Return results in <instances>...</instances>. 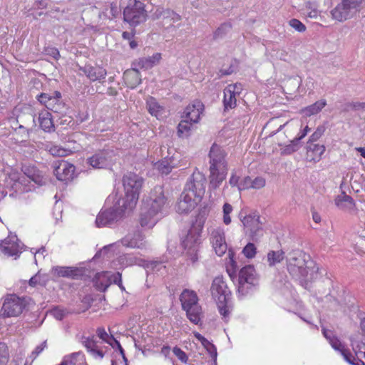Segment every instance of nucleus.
<instances>
[{
  "mask_svg": "<svg viewBox=\"0 0 365 365\" xmlns=\"http://www.w3.org/2000/svg\"><path fill=\"white\" fill-rule=\"evenodd\" d=\"M289 273L307 287L308 282L318 277L319 267L310 256L301 250H293L287 257Z\"/></svg>",
  "mask_w": 365,
  "mask_h": 365,
  "instance_id": "1",
  "label": "nucleus"
},
{
  "mask_svg": "<svg viewBox=\"0 0 365 365\" xmlns=\"http://www.w3.org/2000/svg\"><path fill=\"white\" fill-rule=\"evenodd\" d=\"M226 155V153L220 146L215 143L212 145L209 153L210 189L216 190L226 178L228 171Z\"/></svg>",
  "mask_w": 365,
  "mask_h": 365,
  "instance_id": "2",
  "label": "nucleus"
},
{
  "mask_svg": "<svg viewBox=\"0 0 365 365\" xmlns=\"http://www.w3.org/2000/svg\"><path fill=\"white\" fill-rule=\"evenodd\" d=\"M143 184V178L134 173H128L123 178L125 197L118 199V205L131 211L136 205L140 192Z\"/></svg>",
  "mask_w": 365,
  "mask_h": 365,
  "instance_id": "3",
  "label": "nucleus"
},
{
  "mask_svg": "<svg viewBox=\"0 0 365 365\" xmlns=\"http://www.w3.org/2000/svg\"><path fill=\"white\" fill-rule=\"evenodd\" d=\"M210 291L212 298L217 302L220 314L227 321L231 312V307L229 305L231 291L222 277H217L213 279Z\"/></svg>",
  "mask_w": 365,
  "mask_h": 365,
  "instance_id": "4",
  "label": "nucleus"
},
{
  "mask_svg": "<svg viewBox=\"0 0 365 365\" xmlns=\"http://www.w3.org/2000/svg\"><path fill=\"white\" fill-rule=\"evenodd\" d=\"M182 309L186 312L188 319L195 324H198L202 317L201 306L198 304L197 294L189 289L182 291L180 296Z\"/></svg>",
  "mask_w": 365,
  "mask_h": 365,
  "instance_id": "5",
  "label": "nucleus"
},
{
  "mask_svg": "<svg viewBox=\"0 0 365 365\" xmlns=\"http://www.w3.org/2000/svg\"><path fill=\"white\" fill-rule=\"evenodd\" d=\"M168 206V200L163 187L155 186L150 192V196L144 201L142 207L162 217Z\"/></svg>",
  "mask_w": 365,
  "mask_h": 365,
  "instance_id": "6",
  "label": "nucleus"
},
{
  "mask_svg": "<svg viewBox=\"0 0 365 365\" xmlns=\"http://www.w3.org/2000/svg\"><path fill=\"white\" fill-rule=\"evenodd\" d=\"M258 277L253 266L248 265L242 268L239 273L238 297L241 298L251 294L258 285Z\"/></svg>",
  "mask_w": 365,
  "mask_h": 365,
  "instance_id": "7",
  "label": "nucleus"
},
{
  "mask_svg": "<svg viewBox=\"0 0 365 365\" xmlns=\"http://www.w3.org/2000/svg\"><path fill=\"white\" fill-rule=\"evenodd\" d=\"M29 302L25 297H19L16 294L7 295L4 300L0 316L3 318L17 317L28 310Z\"/></svg>",
  "mask_w": 365,
  "mask_h": 365,
  "instance_id": "8",
  "label": "nucleus"
},
{
  "mask_svg": "<svg viewBox=\"0 0 365 365\" xmlns=\"http://www.w3.org/2000/svg\"><path fill=\"white\" fill-rule=\"evenodd\" d=\"M153 19H161L162 26L168 31H173L181 26V16L170 9L158 6L151 15Z\"/></svg>",
  "mask_w": 365,
  "mask_h": 365,
  "instance_id": "9",
  "label": "nucleus"
},
{
  "mask_svg": "<svg viewBox=\"0 0 365 365\" xmlns=\"http://www.w3.org/2000/svg\"><path fill=\"white\" fill-rule=\"evenodd\" d=\"M364 0H341L334 9L331 11L333 19L344 21L351 19L359 11Z\"/></svg>",
  "mask_w": 365,
  "mask_h": 365,
  "instance_id": "10",
  "label": "nucleus"
},
{
  "mask_svg": "<svg viewBox=\"0 0 365 365\" xmlns=\"http://www.w3.org/2000/svg\"><path fill=\"white\" fill-rule=\"evenodd\" d=\"M200 244V229L192 227L182 240V246L192 262L197 260V252Z\"/></svg>",
  "mask_w": 365,
  "mask_h": 365,
  "instance_id": "11",
  "label": "nucleus"
},
{
  "mask_svg": "<svg viewBox=\"0 0 365 365\" xmlns=\"http://www.w3.org/2000/svg\"><path fill=\"white\" fill-rule=\"evenodd\" d=\"M147 12L145 5L140 1L135 0L133 4L128 5L123 11L124 20L130 26H135L146 20Z\"/></svg>",
  "mask_w": 365,
  "mask_h": 365,
  "instance_id": "12",
  "label": "nucleus"
},
{
  "mask_svg": "<svg viewBox=\"0 0 365 365\" xmlns=\"http://www.w3.org/2000/svg\"><path fill=\"white\" fill-rule=\"evenodd\" d=\"M241 221L245 235L249 236L251 240L257 242L263 236L262 223L260 222L258 215H246L241 219Z\"/></svg>",
  "mask_w": 365,
  "mask_h": 365,
  "instance_id": "13",
  "label": "nucleus"
},
{
  "mask_svg": "<svg viewBox=\"0 0 365 365\" xmlns=\"http://www.w3.org/2000/svg\"><path fill=\"white\" fill-rule=\"evenodd\" d=\"M127 210L128 211V209H124L118 205V200L113 207L99 212L96 217V225L98 227L110 225L117 222Z\"/></svg>",
  "mask_w": 365,
  "mask_h": 365,
  "instance_id": "14",
  "label": "nucleus"
},
{
  "mask_svg": "<svg viewBox=\"0 0 365 365\" xmlns=\"http://www.w3.org/2000/svg\"><path fill=\"white\" fill-rule=\"evenodd\" d=\"M206 178L200 172H194L187 182L184 192H189L200 201L205 192Z\"/></svg>",
  "mask_w": 365,
  "mask_h": 365,
  "instance_id": "15",
  "label": "nucleus"
},
{
  "mask_svg": "<svg viewBox=\"0 0 365 365\" xmlns=\"http://www.w3.org/2000/svg\"><path fill=\"white\" fill-rule=\"evenodd\" d=\"M61 93L54 91L51 93H41L37 96L38 101L46 106L48 110L54 113H62L65 109V104L61 99Z\"/></svg>",
  "mask_w": 365,
  "mask_h": 365,
  "instance_id": "16",
  "label": "nucleus"
},
{
  "mask_svg": "<svg viewBox=\"0 0 365 365\" xmlns=\"http://www.w3.org/2000/svg\"><path fill=\"white\" fill-rule=\"evenodd\" d=\"M210 242L218 256H222L227 250V245L225 242V232L220 227L213 228L210 232Z\"/></svg>",
  "mask_w": 365,
  "mask_h": 365,
  "instance_id": "17",
  "label": "nucleus"
},
{
  "mask_svg": "<svg viewBox=\"0 0 365 365\" xmlns=\"http://www.w3.org/2000/svg\"><path fill=\"white\" fill-rule=\"evenodd\" d=\"M112 151L100 150L87 158V163L95 169L105 168L111 160Z\"/></svg>",
  "mask_w": 365,
  "mask_h": 365,
  "instance_id": "18",
  "label": "nucleus"
},
{
  "mask_svg": "<svg viewBox=\"0 0 365 365\" xmlns=\"http://www.w3.org/2000/svg\"><path fill=\"white\" fill-rule=\"evenodd\" d=\"M53 173L61 181H67L73 178L75 167L66 161H58L53 163Z\"/></svg>",
  "mask_w": 365,
  "mask_h": 365,
  "instance_id": "19",
  "label": "nucleus"
},
{
  "mask_svg": "<svg viewBox=\"0 0 365 365\" xmlns=\"http://www.w3.org/2000/svg\"><path fill=\"white\" fill-rule=\"evenodd\" d=\"M199 201L190 193L183 191L178 200L176 211L180 214H187L195 207Z\"/></svg>",
  "mask_w": 365,
  "mask_h": 365,
  "instance_id": "20",
  "label": "nucleus"
},
{
  "mask_svg": "<svg viewBox=\"0 0 365 365\" xmlns=\"http://www.w3.org/2000/svg\"><path fill=\"white\" fill-rule=\"evenodd\" d=\"M21 246L16 235H9L0 243V250L7 256H16L21 252Z\"/></svg>",
  "mask_w": 365,
  "mask_h": 365,
  "instance_id": "21",
  "label": "nucleus"
},
{
  "mask_svg": "<svg viewBox=\"0 0 365 365\" xmlns=\"http://www.w3.org/2000/svg\"><path fill=\"white\" fill-rule=\"evenodd\" d=\"M35 122L34 116L31 114L27 115H18L17 118L13 121V123H15V125L19 124L18 127L14 128L15 132L20 134L24 140L29 138V129L26 125H28L31 123Z\"/></svg>",
  "mask_w": 365,
  "mask_h": 365,
  "instance_id": "22",
  "label": "nucleus"
},
{
  "mask_svg": "<svg viewBox=\"0 0 365 365\" xmlns=\"http://www.w3.org/2000/svg\"><path fill=\"white\" fill-rule=\"evenodd\" d=\"M123 246L130 248L142 249L145 247L144 236L140 232L128 234L121 240Z\"/></svg>",
  "mask_w": 365,
  "mask_h": 365,
  "instance_id": "23",
  "label": "nucleus"
},
{
  "mask_svg": "<svg viewBox=\"0 0 365 365\" xmlns=\"http://www.w3.org/2000/svg\"><path fill=\"white\" fill-rule=\"evenodd\" d=\"M79 71H82L91 81H96L106 78L107 72L106 69L100 66L86 65L80 66Z\"/></svg>",
  "mask_w": 365,
  "mask_h": 365,
  "instance_id": "24",
  "label": "nucleus"
},
{
  "mask_svg": "<svg viewBox=\"0 0 365 365\" xmlns=\"http://www.w3.org/2000/svg\"><path fill=\"white\" fill-rule=\"evenodd\" d=\"M203 110V105L199 101H195L193 103L188 105L184 111L185 119L192 123H197L200 115Z\"/></svg>",
  "mask_w": 365,
  "mask_h": 365,
  "instance_id": "25",
  "label": "nucleus"
},
{
  "mask_svg": "<svg viewBox=\"0 0 365 365\" xmlns=\"http://www.w3.org/2000/svg\"><path fill=\"white\" fill-rule=\"evenodd\" d=\"M55 274L58 277H68L71 279H78L82 276V270L77 267H59L53 268Z\"/></svg>",
  "mask_w": 365,
  "mask_h": 365,
  "instance_id": "26",
  "label": "nucleus"
},
{
  "mask_svg": "<svg viewBox=\"0 0 365 365\" xmlns=\"http://www.w3.org/2000/svg\"><path fill=\"white\" fill-rule=\"evenodd\" d=\"M160 218L156 214L142 207L140 217V224L143 227L152 228Z\"/></svg>",
  "mask_w": 365,
  "mask_h": 365,
  "instance_id": "27",
  "label": "nucleus"
},
{
  "mask_svg": "<svg viewBox=\"0 0 365 365\" xmlns=\"http://www.w3.org/2000/svg\"><path fill=\"white\" fill-rule=\"evenodd\" d=\"M325 151V147L323 145L307 143V158L309 161L318 162Z\"/></svg>",
  "mask_w": 365,
  "mask_h": 365,
  "instance_id": "28",
  "label": "nucleus"
},
{
  "mask_svg": "<svg viewBox=\"0 0 365 365\" xmlns=\"http://www.w3.org/2000/svg\"><path fill=\"white\" fill-rule=\"evenodd\" d=\"M125 83L130 88H135L141 83V77L138 68L127 70L123 73Z\"/></svg>",
  "mask_w": 365,
  "mask_h": 365,
  "instance_id": "29",
  "label": "nucleus"
},
{
  "mask_svg": "<svg viewBox=\"0 0 365 365\" xmlns=\"http://www.w3.org/2000/svg\"><path fill=\"white\" fill-rule=\"evenodd\" d=\"M93 283L98 290L105 292L111 284L110 272L97 273L93 278Z\"/></svg>",
  "mask_w": 365,
  "mask_h": 365,
  "instance_id": "30",
  "label": "nucleus"
},
{
  "mask_svg": "<svg viewBox=\"0 0 365 365\" xmlns=\"http://www.w3.org/2000/svg\"><path fill=\"white\" fill-rule=\"evenodd\" d=\"M335 205L341 210L351 211L355 207V202L353 198L347 195L344 192L339 195L335 199Z\"/></svg>",
  "mask_w": 365,
  "mask_h": 365,
  "instance_id": "31",
  "label": "nucleus"
},
{
  "mask_svg": "<svg viewBox=\"0 0 365 365\" xmlns=\"http://www.w3.org/2000/svg\"><path fill=\"white\" fill-rule=\"evenodd\" d=\"M161 58V54L156 53L152 56L143 57L137 60V66L142 69L148 70L151 68L155 65H157Z\"/></svg>",
  "mask_w": 365,
  "mask_h": 365,
  "instance_id": "32",
  "label": "nucleus"
},
{
  "mask_svg": "<svg viewBox=\"0 0 365 365\" xmlns=\"http://www.w3.org/2000/svg\"><path fill=\"white\" fill-rule=\"evenodd\" d=\"M38 122L40 127L46 132L54 131L55 127L52 120V115L48 110L39 113Z\"/></svg>",
  "mask_w": 365,
  "mask_h": 365,
  "instance_id": "33",
  "label": "nucleus"
},
{
  "mask_svg": "<svg viewBox=\"0 0 365 365\" xmlns=\"http://www.w3.org/2000/svg\"><path fill=\"white\" fill-rule=\"evenodd\" d=\"M329 344L333 349L339 351L341 354L347 362L351 364H355L354 361L351 360V357H353V356L346 349H344V345L337 337L335 336L334 339H332Z\"/></svg>",
  "mask_w": 365,
  "mask_h": 365,
  "instance_id": "34",
  "label": "nucleus"
},
{
  "mask_svg": "<svg viewBox=\"0 0 365 365\" xmlns=\"http://www.w3.org/2000/svg\"><path fill=\"white\" fill-rule=\"evenodd\" d=\"M237 95L233 93L231 90V87H225L224 89V106L225 109L233 108L237 105L236 96Z\"/></svg>",
  "mask_w": 365,
  "mask_h": 365,
  "instance_id": "35",
  "label": "nucleus"
},
{
  "mask_svg": "<svg viewBox=\"0 0 365 365\" xmlns=\"http://www.w3.org/2000/svg\"><path fill=\"white\" fill-rule=\"evenodd\" d=\"M327 105V101L324 99H322L310 105L302 110V112L307 116H311L312 115L317 114L322 108Z\"/></svg>",
  "mask_w": 365,
  "mask_h": 365,
  "instance_id": "36",
  "label": "nucleus"
},
{
  "mask_svg": "<svg viewBox=\"0 0 365 365\" xmlns=\"http://www.w3.org/2000/svg\"><path fill=\"white\" fill-rule=\"evenodd\" d=\"M47 348V341L45 340L32 351L31 354L26 358L24 365H32L34 360Z\"/></svg>",
  "mask_w": 365,
  "mask_h": 365,
  "instance_id": "37",
  "label": "nucleus"
},
{
  "mask_svg": "<svg viewBox=\"0 0 365 365\" xmlns=\"http://www.w3.org/2000/svg\"><path fill=\"white\" fill-rule=\"evenodd\" d=\"M155 168L163 175H168L173 168L174 165L170 159L164 158L155 164Z\"/></svg>",
  "mask_w": 365,
  "mask_h": 365,
  "instance_id": "38",
  "label": "nucleus"
},
{
  "mask_svg": "<svg viewBox=\"0 0 365 365\" xmlns=\"http://www.w3.org/2000/svg\"><path fill=\"white\" fill-rule=\"evenodd\" d=\"M192 123L187 119L180 122L178 126V134L180 137H188L190 134Z\"/></svg>",
  "mask_w": 365,
  "mask_h": 365,
  "instance_id": "39",
  "label": "nucleus"
},
{
  "mask_svg": "<svg viewBox=\"0 0 365 365\" xmlns=\"http://www.w3.org/2000/svg\"><path fill=\"white\" fill-rule=\"evenodd\" d=\"M146 105L149 113L152 115L158 117L161 113L162 108L154 98L150 97L147 100Z\"/></svg>",
  "mask_w": 365,
  "mask_h": 365,
  "instance_id": "40",
  "label": "nucleus"
},
{
  "mask_svg": "<svg viewBox=\"0 0 365 365\" xmlns=\"http://www.w3.org/2000/svg\"><path fill=\"white\" fill-rule=\"evenodd\" d=\"M284 253L282 250L270 251L267 255V260L269 266H273L283 260Z\"/></svg>",
  "mask_w": 365,
  "mask_h": 365,
  "instance_id": "41",
  "label": "nucleus"
},
{
  "mask_svg": "<svg viewBox=\"0 0 365 365\" xmlns=\"http://www.w3.org/2000/svg\"><path fill=\"white\" fill-rule=\"evenodd\" d=\"M46 150L53 156H66L70 150L56 145H46Z\"/></svg>",
  "mask_w": 365,
  "mask_h": 365,
  "instance_id": "42",
  "label": "nucleus"
},
{
  "mask_svg": "<svg viewBox=\"0 0 365 365\" xmlns=\"http://www.w3.org/2000/svg\"><path fill=\"white\" fill-rule=\"evenodd\" d=\"M147 269L149 271H152L156 273L160 272L161 275H163L165 272L166 267L161 262L158 261H152L147 264Z\"/></svg>",
  "mask_w": 365,
  "mask_h": 365,
  "instance_id": "43",
  "label": "nucleus"
},
{
  "mask_svg": "<svg viewBox=\"0 0 365 365\" xmlns=\"http://www.w3.org/2000/svg\"><path fill=\"white\" fill-rule=\"evenodd\" d=\"M120 9L115 3H110L108 8L105 9L103 14L106 16H107L109 19H112L119 14Z\"/></svg>",
  "mask_w": 365,
  "mask_h": 365,
  "instance_id": "44",
  "label": "nucleus"
},
{
  "mask_svg": "<svg viewBox=\"0 0 365 365\" xmlns=\"http://www.w3.org/2000/svg\"><path fill=\"white\" fill-rule=\"evenodd\" d=\"M74 358H81L83 359V354L81 351L74 352L65 356L60 365H76V361H73Z\"/></svg>",
  "mask_w": 365,
  "mask_h": 365,
  "instance_id": "45",
  "label": "nucleus"
},
{
  "mask_svg": "<svg viewBox=\"0 0 365 365\" xmlns=\"http://www.w3.org/2000/svg\"><path fill=\"white\" fill-rule=\"evenodd\" d=\"M97 335L101 339L105 342L109 344L110 346H113V341L115 340V338L113 335H108V333L106 331L104 328L99 327L97 329Z\"/></svg>",
  "mask_w": 365,
  "mask_h": 365,
  "instance_id": "46",
  "label": "nucleus"
},
{
  "mask_svg": "<svg viewBox=\"0 0 365 365\" xmlns=\"http://www.w3.org/2000/svg\"><path fill=\"white\" fill-rule=\"evenodd\" d=\"M242 253L247 258L252 259L257 253V248L253 243L249 242L242 250Z\"/></svg>",
  "mask_w": 365,
  "mask_h": 365,
  "instance_id": "47",
  "label": "nucleus"
},
{
  "mask_svg": "<svg viewBox=\"0 0 365 365\" xmlns=\"http://www.w3.org/2000/svg\"><path fill=\"white\" fill-rule=\"evenodd\" d=\"M81 343L84 345L89 353L97 346V343L94 340V336H92L91 338L83 337Z\"/></svg>",
  "mask_w": 365,
  "mask_h": 365,
  "instance_id": "48",
  "label": "nucleus"
},
{
  "mask_svg": "<svg viewBox=\"0 0 365 365\" xmlns=\"http://www.w3.org/2000/svg\"><path fill=\"white\" fill-rule=\"evenodd\" d=\"M202 344L206 349L207 351L210 354L211 357L216 359L217 353L215 345L210 342L207 339H205V341L202 343Z\"/></svg>",
  "mask_w": 365,
  "mask_h": 365,
  "instance_id": "49",
  "label": "nucleus"
},
{
  "mask_svg": "<svg viewBox=\"0 0 365 365\" xmlns=\"http://www.w3.org/2000/svg\"><path fill=\"white\" fill-rule=\"evenodd\" d=\"M26 175H28L29 178H31L34 182L37 184L41 185L43 183V177L40 175L38 173H36L35 170H29L26 169L24 172Z\"/></svg>",
  "mask_w": 365,
  "mask_h": 365,
  "instance_id": "50",
  "label": "nucleus"
},
{
  "mask_svg": "<svg viewBox=\"0 0 365 365\" xmlns=\"http://www.w3.org/2000/svg\"><path fill=\"white\" fill-rule=\"evenodd\" d=\"M8 361V351L4 343H0V365H6Z\"/></svg>",
  "mask_w": 365,
  "mask_h": 365,
  "instance_id": "51",
  "label": "nucleus"
},
{
  "mask_svg": "<svg viewBox=\"0 0 365 365\" xmlns=\"http://www.w3.org/2000/svg\"><path fill=\"white\" fill-rule=\"evenodd\" d=\"M325 131V128L324 126H319L316 129V130L312 133V135L309 137V141L307 143H314V142L317 141L319 139L323 133Z\"/></svg>",
  "mask_w": 365,
  "mask_h": 365,
  "instance_id": "52",
  "label": "nucleus"
},
{
  "mask_svg": "<svg viewBox=\"0 0 365 365\" xmlns=\"http://www.w3.org/2000/svg\"><path fill=\"white\" fill-rule=\"evenodd\" d=\"M240 176L237 174V170H234L231 173V176L229 179V185L231 187H236L237 190H239V185H240Z\"/></svg>",
  "mask_w": 365,
  "mask_h": 365,
  "instance_id": "53",
  "label": "nucleus"
},
{
  "mask_svg": "<svg viewBox=\"0 0 365 365\" xmlns=\"http://www.w3.org/2000/svg\"><path fill=\"white\" fill-rule=\"evenodd\" d=\"M361 109H365V103H361V102L348 103L345 105V108H344L345 111H349L350 110H359Z\"/></svg>",
  "mask_w": 365,
  "mask_h": 365,
  "instance_id": "54",
  "label": "nucleus"
},
{
  "mask_svg": "<svg viewBox=\"0 0 365 365\" xmlns=\"http://www.w3.org/2000/svg\"><path fill=\"white\" fill-rule=\"evenodd\" d=\"M299 140L294 138L293 140L291 141V143L289 145H287L284 148L283 153L286 154H291L292 153L297 151L299 148Z\"/></svg>",
  "mask_w": 365,
  "mask_h": 365,
  "instance_id": "55",
  "label": "nucleus"
},
{
  "mask_svg": "<svg viewBox=\"0 0 365 365\" xmlns=\"http://www.w3.org/2000/svg\"><path fill=\"white\" fill-rule=\"evenodd\" d=\"M291 27L294 29L299 32H304L306 30V26L300 21L297 19H292L289 21Z\"/></svg>",
  "mask_w": 365,
  "mask_h": 365,
  "instance_id": "56",
  "label": "nucleus"
},
{
  "mask_svg": "<svg viewBox=\"0 0 365 365\" xmlns=\"http://www.w3.org/2000/svg\"><path fill=\"white\" fill-rule=\"evenodd\" d=\"M230 29V24H222L214 33V38H217L222 37Z\"/></svg>",
  "mask_w": 365,
  "mask_h": 365,
  "instance_id": "57",
  "label": "nucleus"
},
{
  "mask_svg": "<svg viewBox=\"0 0 365 365\" xmlns=\"http://www.w3.org/2000/svg\"><path fill=\"white\" fill-rule=\"evenodd\" d=\"M252 188V178L249 176L245 177L243 179H240L239 191Z\"/></svg>",
  "mask_w": 365,
  "mask_h": 365,
  "instance_id": "58",
  "label": "nucleus"
},
{
  "mask_svg": "<svg viewBox=\"0 0 365 365\" xmlns=\"http://www.w3.org/2000/svg\"><path fill=\"white\" fill-rule=\"evenodd\" d=\"M351 360L354 361V365H359L360 363L365 365V351L356 352V358L353 356Z\"/></svg>",
  "mask_w": 365,
  "mask_h": 365,
  "instance_id": "59",
  "label": "nucleus"
},
{
  "mask_svg": "<svg viewBox=\"0 0 365 365\" xmlns=\"http://www.w3.org/2000/svg\"><path fill=\"white\" fill-rule=\"evenodd\" d=\"M265 180L262 177H257L255 179L252 180V188L260 189L265 185Z\"/></svg>",
  "mask_w": 365,
  "mask_h": 365,
  "instance_id": "60",
  "label": "nucleus"
},
{
  "mask_svg": "<svg viewBox=\"0 0 365 365\" xmlns=\"http://www.w3.org/2000/svg\"><path fill=\"white\" fill-rule=\"evenodd\" d=\"M351 346L356 356V352L365 351V343L356 340H351Z\"/></svg>",
  "mask_w": 365,
  "mask_h": 365,
  "instance_id": "61",
  "label": "nucleus"
},
{
  "mask_svg": "<svg viewBox=\"0 0 365 365\" xmlns=\"http://www.w3.org/2000/svg\"><path fill=\"white\" fill-rule=\"evenodd\" d=\"M173 354L182 362H187V356L186 354L180 349L177 346L173 349Z\"/></svg>",
  "mask_w": 365,
  "mask_h": 365,
  "instance_id": "62",
  "label": "nucleus"
},
{
  "mask_svg": "<svg viewBox=\"0 0 365 365\" xmlns=\"http://www.w3.org/2000/svg\"><path fill=\"white\" fill-rule=\"evenodd\" d=\"M51 313L58 320H61L66 315V311L59 308L53 309Z\"/></svg>",
  "mask_w": 365,
  "mask_h": 365,
  "instance_id": "63",
  "label": "nucleus"
},
{
  "mask_svg": "<svg viewBox=\"0 0 365 365\" xmlns=\"http://www.w3.org/2000/svg\"><path fill=\"white\" fill-rule=\"evenodd\" d=\"M110 279L111 283H114L118 284V286H121L122 276L120 272H116L114 274L110 272Z\"/></svg>",
  "mask_w": 365,
  "mask_h": 365,
  "instance_id": "64",
  "label": "nucleus"
}]
</instances>
